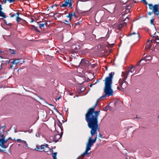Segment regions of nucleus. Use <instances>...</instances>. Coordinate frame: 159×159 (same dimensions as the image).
Listing matches in <instances>:
<instances>
[{
	"label": "nucleus",
	"instance_id": "41",
	"mask_svg": "<svg viewBox=\"0 0 159 159\" xmlns=\"http://www.w3.org/2000/svg\"><path fill=\"white\" fill-rule=\"evenodd\" d=\"M16 15V14H12L11 16V17H14Z\"/></svg>",
	"mask_w": 159,
	"mask_h": 159
},
{
	"label": "nucleus",
	"instance_id": "61",
	"mask_svg": "<svg viewBox=\"0 0 159 159\" xmlns=\"http://www.w3.org/2000/svg\"><path fill=\"white\" fill-rule=\"evenodd\" d=\"M73 93H70V95H73Z\"/></svg>",
	"mask_w": 159,
	"mask_h": 159
},
{
	"label": "nucleus",
	"instance_id": "63",
	"mask_svg": "<svg viewBox=\"0 0 159 159\" xmlns=\"http://www.w3.org/2000/svg\"><path fill=\"white\" fill-rule=\"evenodd\" d=\"M50 105L51 106H54L52 104H50Z\"/></svg>",
	"mask_w": 159,
	"mask_h": 159
},
{
	"label": "nucleus",
	"instance_id": "1",
	"mask_svg": "<svg viewBox=\"0 0 159 159\" xmlns=\"http://www.w3.org/2000/svg\"><path fill=\"white\" fill-rule=\"evenodd\" d=\"M96 106L94 105L92 108L89 109L85 115V119L87 122L89 128L91 129L90 134L93 137L97 133V131H99L100 128L98 124V118L100 111H95Z\"/></svg>",
	"mask_w": 159,
	"mask_h": 159
},
{
	"label": "nucleus",
	"instance_id": "22",
	"mask_svg": "<svg viewBox=\"0 0 159 159\" xmlns=\"http://www.w3.org/2000/svg\"><path fill=\"white\" fill-rule=\"evenodd\" d=\"M23 20V19L19 17V16L16 17V21L17 22H19L20 21Z\"/></svg>",
	"mask_w": 159,
	"mask_h": 159
},
{
	"label": "nucleus",
	"instance_id": "15",
	"mask_svg": "<svg viewBox=\"0 0 159 159\" xmlns=\"http://www.w3.org/2000/svg\"><path fill=\"white\" fill-rule=\"evenodd\" d=\"M0 16L2 17L5 18L7 17V16L5 15V13L2 11H0Z\"/></svg>",
	"mask_w": 159,
	"mask_h": 159
},
{
	"label": "nucleus",
	"instance_id": "40",
	"mask_svg": "<svg viewBox=\"0 0 159 159\" xmlns=\"http://www.w3.org/2000/svg\"><path fill=\"white\" fill-rule=\"evenodd\" d=\"M71 14H72V16H74L75 17H76V16L75 14V12H74L73 13H72Z\"/></svg>",
	"mask_w": 159,
	"mask_h": 159
},
{
	"label": "nucleus",
	"instance_id": "28",
	"mask_svg": "<svg viewBox=\"0 0 159 159\" xmlns=\"http://www.w3.org/2000/svg\"><path fill=\"white\" fill-rule=\"evenodd\" d=\"M101 98H100L97 100V101L95 104V106L96 107L98 105V101H99V100Z\"/></svg>",
	"mask_w": 159,
	"mask_h": 159
},
{
	"label": "nucleus",
	"instance_id": "19",
	"mask_svg": "<svg viewBox=\"0 0 159 159\" xmlns=\"http://www.w3.org/2000/svg\"><path fill=\"white\" fill-rule=\"evenodd\" d=\"M9 51L10 53L11 54H15L16 53V52L14 51V50L13 49H9Z\"/></svg>",
	"mask_w": 159,
	"mask_h": 159
},
{
	"label": "nucleus",
	"instance_id": "59",
	"mask_svg": "<svg viewBox=\"0 0 159 159\" xmlns=\"http://www.w3.org/2000/svg\"><path fill=\"white\" fill-rule=\"evenodd\" d=\"M54 6V5H52V6H50V8H53V7Z\"/></svg>",
	"mask_w": 159,
	"mask_h": 159
},
{
	"label": "nucleus",
	"instance_id": "48",
	"mask_svg": "<svg viewBox=\"0 0 159 159\" xmlns=\"http://www.w3.org/2000/svg\"><path fill=\"white\" fill-rule=\"evenodd\" d=\"M7 1L9 2V0H4V1H3V2L4 3H6Z\"/></svg>",
	"mask_w": 159,
	"mask_h": 159
},
{
	"label": "nucleus",
	"instance_id": "4",
	"mask_svg": "<svg viewBox=\"0 0 159 159\" xmlns=\"http://www.w3.org/2000/svg\"><path fill=\"white\" fill-rule=\"evenodd\" d=\"M127 78V76H125L122 80H120L119 81V86L121 88V89H120L121 91H123L124 89L127 86L128 82L125 81Z\"/></svg>",
	"mask_w": 159,
	"mask_h": 159
},
{
	"label": "nucleus",
	"instance_id": "42",
	"mask_svg": "<svg viewBox=\"0 0 159 159\" xmlns=\"http://www.w3.org/2000/svg\"><path fill=\"white\" fill-rule=\"evenodd\" d=\"M119 86H119L117 87V89L121 91L120 89H121V88H120Z\"/></svg>",
	"mask_w": 159,
	"mask_h": 159
},
{
	"label": "nucleus",
	"instance_id": "45",
	"mask_svg": "<svg viewBox=\"0 0 159 159\" xmlns=\"http://www.w3.org/2000/svg\"><path fill=\"white\" fill-rule=\"evenodd\" d=\"M13 64H16L17 63L16 62V61H13L12 62Z\"/></svg>",
	"mask_w": 159,
	"mask_h": 159
},
{
	"label": "nucleus",
	"instance_id": "16",
	"mask_svg": "<svg viewBox=\"0 0 159 159\" xmlns=\"http://www.w3.org/2000/svg\"><path fill=\"white\" fill-rule=\"evenodd\" d=\"M21 143L25 144V146H23L25 148H27L28 147V144L26 141L22 140Z\"/></svg>",
	"mask_w": 159,
	"mask_h": 159
},
{
	"label": "nucleus",
	"instance_id": "55",
	"mask_svg": "<svg viewBox=\"0 0 159 159\" xmlns=\"http://www.w3.org/2000/svg\"><path fill=\"white\" fill-rule=\"evenodd\" d=\"M59 5L55 4L54 6H57Z\"/></svg>",
	"mask_w": 159,
	"mask_h": 159
},
{
	"label": "nucleus",
	"instance_id": "62",
	"mask_svg": "<svg viewBox=\"0 0 159 159\" xmlns=\"http://www.w3.org/2000/svg\"><path fill=\"white\" fill-rule=\"evenodd\" d=\"M126 19H129L127 17H126V18H125V20H126Z\"/></svg>",
	"mask_w": 159,
	"mask_h": 159
},
{
	"label": "nucleus",
	"instance_id": "18",
	"mask_svg": "<svg viewBox=\"0 0 159 159\" xmlns=\"http://www.w3.org/2000/svg\"><path fill=\"white\" fill-rule=\"evenodd\" d=\"M32 29L36 31L37 32H39L40 31L38 30L37 27L35 26L34 25H32Z\"/></svg>",
	"mask_w": 159,
	"mask_h": 159
},
{
	"label": "nucleus",
	"instance_id": "23",
	"mask_svg": "<svg viewBox=\"0 0 159 159\" xmlns=\"http://www.w3.org/2000/svg\"><path fill=\"white\" fill-rule=\"evenodd\" d=\"M14 138L13 139V140H15V141L16 142H17L18 143H22V140H21V139H18L16 140Z\"/></svg>",
	"mask_w": 159,
	"mask_h": 159
},
{
	"label": "nucleus",
	"instance_id": "6",
	"mask_svg": "<svg viewBox=\"0 0 159 159\" xmlns=\"http://www.w3.org/2000/svg\"><path fill=\"white\" fill-rule=\"evenodd\" d=\"M69 5V7L71 8H72V3L71 0H66L64 1V3L60 5L61 7H66Z\"/></svg>",
	"mask_w": 159,
	"mask_h": 159
},
{
	"label": "nucleus",
	"instance_id": "31",
	"mask_svg": "<svg viewBox=\"0 0 159 159\" xmlns=\"http://www.w3.org/2000/svg\"><path fill=\"white\" fill-rule=\"evenodd\" d=\"M1 136L2 138V139H5V136H4L3 134H2Z\"/></svg>",
	"mask_w": 159,
	"mask_h": 159
},
{
	"label": "nucleus",
	"instance_id": "57",
	"mask_svg": "<svg viewBox=\"0 0 159 159\" xmlns=\"http://www.w3.org/2000/svg\"><path fill=\"white\" fill-rule=\"evenodd\" d=\"M2 69V67L1 66H0V70Z\"/></svg>",
	"mask_w": 159,
	"mask_h": 159
},
{
	"label": "nucleus",
	"instance_id": "35",
	"mask_svg": "<svg viewBox=\"0 0 159 159\" xmlns=\"http://www.w3.org/2000/svg\"><path fill=\"white\" fill-rule=\"evenodd\" d=\"M155 40H159V37L158 36H156Z\"/></svg>",
	"mask_w": 159,
	"mask_h": 159
},
{
	"label": "nucleus",
	"instance_id": "12",
	"mask_svg": "<svg viewBox=\"0 0 159 159\" xmlns=\"http://www.w3.org/2000/svg\"><path fill=\"white\" fill-rule=\"evenodd\" d=\"M81 48V46H79L78 45H76V47L75 48L74 52H79Z\"/></svg>",
	"mask_w": 159,
	"mask_h": 159
},
{
	"label": "nucleus",
	"instance_id": "2",
	"mask_svg": "<svg viewBox=\"0 0 159 159\" xmlns=\"http://www.w3.org/2000/svg\"><path fill=\"white\" fill-rule=\"evenodd\" d=\"M114 74V72H111L109 74V76L105 78L104 80L105 82V87L104 89L105 94L100 97V98L113 95V91L111 89V87L112 80Z\"/></svg>",
	"mask_w": 159,
	"mask_h": 159
},
{
	"label": "nucleus",
	"instance_id": "50",
	"mask_svg": "<svg viewBox=\"0 0 159 159\" xmlns=\"http://www.w3.org/2000/svg\"><path fill=\"white\" fill-rule=\"evenodd\" d=\"M53 152V149L52 148L51 149L50 152H51L52 153V152Z\"/></svg>",
	"mask_w": 159,
	"mask_h": 159
},
{
	"label": "nucleus",
	"instance_id": "7",
	"mask_svg": "<svg viewBox=\"0 0 159 159\" xmlns=\"http://www.w3.org/2000/svg\"><path fill=\"white\" fill-rule=\"evenodd\" d=\"M135 66H131L128 69V70H127L125 73H124L123 72H122L123 75L124 76H128L130 72L132 73L134 71Z\"/></svg>",
	"mask_w": 159,
	"mask_h": 159
},
{
	"label": "nucleus",
	"instance_id": "33",
	"mask_svg": "<svg viewBox=\"0 0 159 159\" xmlns=\"http://www.w3.org/2000/svg\"><path fill=\"white\" fill-rule=\"evenodd\" d=\"M91 68H94L95 66H96V65L95 64H92V65H91Z\"/></svg>",
	"mask_w": 159,
	"mask_h": 159
},
{
	"label": "nucleus",
	"instance_id": "47",
	"mask_svg": "<svg viewBox=\"0 0 159 159\" xmlns=\"http://www.w3.org/2000/svg\"><path fill=\"white\" fill-rule=\"evenodd\" d=\"M36 136L37 137H39V133L36 134Z\"/></svg>",
	"mask_w": 159,
	"mask_h": 159
},
{
	"label": "nucleus",
	"instance_id": "27",
	"mask_svg": "<svg viewBox=\"0 0 159 159\" xmlns=\"http://www.w3.org/2000/svg\"><path fill=\"white\" fill-rule=\"evenodd\" d=\"M97 135L96 137L95 138L93 139V140L92 139V141H93V142L94 143L96 142V141L97 140Z\"/></svg>",
	"mask_w": 159,
	"mask_h": 159
},
{
	"label": "nucleus",
	"instance_id": "38",
	"mask_svg": "<svg viewBox=\"0 0 159 159\" xmlns=\"http://www.w3.org/2000/svg\"><path fill=\"white\" fill-rule=\"evenodd\" d=\"M152 12H152H152H148V14L149 15V16H151V15H152Z\"/></svg>",
	"mask_w": 159,
	"mask_h": 159
},
{
	"label": "nucleus",
	"instance_id": "60",
	"mask_svg": "<svg viewBox=\"0 0 159 159\" xmlns=\"http://www.w3.org/2000/svg\"><path fill=\"white\" fill-rule=\"evenodd\" d=\"M142 1L143 2H146V0H142Z\"/></svg>",
	"mask_w": 159,
	"mask_h": 159
},
{
	"label": "nucleus",
	"instance_id": "49",
	"mask_svg": "<svg viewBox=\"0 0 159 159\" xmlns=\"http://www.w3.org/2000/svg\"><path fill=\"white\" fill-rule=\"evenodd\" d=\"M2 7H0V11H2Z\"/></svg>",
	"mask_w": 159,
	"mask_h": 159
},
{
	"label": "nucleus",
	"instance_id": "53",
	"mask_svg": "<svg viewBox=\"0 0 159 159\" xmlns=\"http://www.w3.org/2000/svg\"><path fill=\"white\" fill-rule=\"evenodd\" d=\"M155 34H153V35H152V37L153 38H154V37H155V36H155Z\"/></svg>",
	"mask_w": 159,
	"mask_h": 159
},
{
	"label": "nucleus",
	"instance_id": "52",
	"mask_svg": "<svg viewBox=\"0 0 159 159\" xmlns=\"http://www.w3.org/2000/svg\"><path fill=\"white\" fill-rule=\"evenodd\" d=\"M144 2L145 4L146 5H147V4H148H148H148V3L147 2H146H146Z\"/></svg>",
	"mask_w": 159,
	"mask_h": 159
},
{
	"label": "nucleus",
	"instance_id": "37",
	"mask_svg": "<svg viewBox=\"0 0 159 159\" xmlns=\"http://www.w3.org/2000/svg\"><path fill=\"white\" fill-rule=\"evenodd\" d=\"M142 60V59L140 61H139V62H138V63H137V66H139L140 65V63L141 62V61Z\"/></svg>",
	"mask_w": 159,
	"mask_h": 159
},
{
	"label": "nucleus",
	"instance_id": "32",
	"mask_svg": "<svg viewBox=\"0 0 159 159\" xmlns=\"http://www.w3.org/2000/svg\"><path fill=\"white\" fill-rule=\"evenodd\" d=\"M7 140H5V139H3V144H4L6 143H7Z\"/></svg>",
	"mask_w": 159,
	"mask_h": 159
},
{
	"label": "nucleus",
	"instance_id": "36",
	"mask_svg": "<svg viewBox=\"0 0 159 159\" xmlns=\"http://www.w3.org/2000/svg\"><path fill=\"white\" fill-rule=\"evenodd\" d=\"M16 0H9V3H11L13 2Z\"/></svg>",
	"mask_w": 159,
	"mask_h": 159
},
{
	"label": "nucleus",
	"instance_id": "54",
	"mask_svg": "<svg viewBox=\"0 0 159 159\" xmlns=\"http://www.w3.org/2000/svg\"><path fill=\"white\" fill-rule=\"evenodd\" d=\"M92 85H93V84H90L89 85V86L90 87H92Z\"/></svg>",
	"mask_w": 159,
	"mask_h": 159
},
{
	"label": "nucleus",
	"instance_id": "39",
	"mask_svg": "<svg viewBox=\"0 0 159 159\" xmlns=\"http://www.w3.org/2000/svg\"><path fill=\"white\" fill-rule=\"evenodd\" d=\"M98 136L100 137L101 138H102V134H101L99 133V135H98Z\"/></svg>",
	"mask_w": 159,
	"mask_h": 159
},
{
	"label": "nucleus",
	"instance_id": "5",
	"mask_svg": "<svg viewBox=\"0 0 159 159\" xmlns=\"http://www.w3.org/2000/svg\"><path fill=\"white\" fill-rule=\"evenodd\" d=\"M159 4H155L153 5L152 4H149V8L150 10H153L152 12L156 15L158 16L159 18V11L158 6Z\"/></svg>",
	"mask_w": 159,
	"mask_h": 159
},
{
	"label": "nucleus",
	"instance_id": "14",
	"mask_svg": "<svg viewBox=\"0 0 159 159\" xmlns=\"http://www.w3.org/2000/svg\"><path fill=\"white\" fill-rule=\"evenodd\" d=\"M57 124L61 129V132L63 131V129L62 123H61L60 121H59L57 123Z\"/></svg>",
	"mask_w": 159,
	"mask_h": 159
},
{
	"label": "nucleus",
	"instance_id": "13",
	"mask_svg": "<svg viewBox=\"0 0 159 159\" xmlns=\"http://www.w3.org/2000/svg\"><path fill=\"white\" fill-rule=\"evenodd\" d=\"M129 35L130 36H132L133 35H134L133 37L134 38H139V34H138V32H137V33L133 32L132 33H131Z\"/></svg>",
	"mask_w": 159,
	"mask_h": 159
},
{
	"label": "nucleus",
	"instance_id": "24",
	"mask_svg": "<svg viewBox=\"0 0 159 159\" xmlns=\"http://www.w3.org/2000/svg\"><path fill=\"white\" fill-rule=\"evenodd\" d=\"M0 146L2 148H6L7 147V146H5L4 145V144H3V143L1 144V145H0Z\"/></svg>",
	"mask_w": 159,
	"mask_h": 159
},
{
	"label": "nucleus",
	"instance_id": "20",
	"mask_svg": "<svg viewBox=\"0 0 159 159\" xmlns=\"http://www.w3.org/2000/svg\"><path fill=\"white\" fill-rule=\"evenodd\" d=\"M4 23L7 25L8 26H11L12 25V24L9 23H7V22L6 21V20H4Z\"/></svg>",
	"mask_w": 159,
	"mask_h": 159
},
{
	"label": "nucleus",
	"instance_id": "58",
	"mask_svg": "<svg viewBox=\"0 0 159 159\" xmlns=\"http://www.w3.org/2000/svg\"><path fill=\"white\" fill-rule=\"evenodd\" d=\"M2 127L3 128H6V126H5L4 125L3 126H2Z\"/></svg>",
	"mask_w": 159,
	"mask_h": 159
},
{
	"label": "nucleus",
	"instance_id": "46",
	"mask_svg": "<svg viewBox=\"0 0 159 159\" xmlns=\"http://www.w3.org/2000/svg\"><path fill=\"white\" fill-rule=\"evenodd\" d=\"M4 150L1 149L0 148V152H4Z\"/></svg>",
	"mask_w": 159,
	"mask_h": 159
},
{
	"label": "nucleus",
	"instance_id": "56",
	"mask_svg": "<svg viewBox=\"0 0 159 159\" xmlns=\"http://www.w3.org/2000/svg\"><path fill=\"white\" fill-rule=\"evenodd\" d=\"M69 20L70 21H71L72 18H70V17H69Z\"/></svg>",
	"mask_w": 159,
	"mask_h": 159
},
{
	"label": "nucleus",
	"instance_id": "64",
	"mask_svg": "<svg viewBox=\"0 0 159 159\" xmlns=\"http://www.w3.org/2000/svg\"><path fill=\"white\" fill-rule=\"evenodd\" d=\"M12 65H11V66H10V67H11V68H12Z\"/></svg>",
	"mask_w": 159,
	"mask_h": 159
},
{
	"label": "nucleus",
	"instance_id": "44",
	"mask_svg": "<svg viewBox=\"0 0 159 159\" xmlns=\"http://www.w3.org/2000/svg\"><path fill=\"white\" fill-rule=\"evenodd\" d=\"M20 13L18 12H17L15 14H16V15H17L18 16H19V15Z\"/></svg>",
	"mask_w": 159,
	"mask_h": 159
},
{
	"label": "nucleus",
	"instance_id": "26",
	"mask_svg": "<svg viewBox=\"0 0 159 159\" xmlns=\"http://www.w3.org/2000/svg\"><path fill=\"white\" fill-rule=\"evenodd\" d=\"M73 16H72V14H71V13H69L67 16H66V17H70L72 18V17Z\"/></svg>",
	"mask_w": 159,
	"mask_h": 159
},
{
	"label": "nucleus",
	"instance_id": "29",
	"mask_svg": "<svg viewBox=\"0 0 159 159\" xmlns=\"http://www.w3.org/2000/svg\"><path fill=\"white\" fill-rule=\"evenodd\" d=\"M154 19H152L150 20L151 24L153 25H154V24L153 23V21H154Z\"/></svg>",
	"mask_w": 159,
	"mask_h": 159
},
{
	"label": "nucleus",
	"instance_id": "25",
	"mask_svg": "<svg viewBox=\"0 0 159 159\" xmlns=\"http://www.w3.org/2000/svg\"><path fill=\"white\" fill-rule=\"evenodd\" d=\"M126 25V23L125 22H124L123 24H120L119 25V27H121L123 26H124Z\"/></svg>",
	"mask_w": 159,
	"mask_h": 159
},
{
	"label": "nucleus",
	"instance_id": "9",
	"mask_svg": "<svg viewBox=\"0 0 159 159\" xmlns=\"http://www.w3.org/2000/svg\"><path fill=\"white\" fill-rule=\"evenodd\" d=\"M58 134H59L55 135L53 139V141L55 142H58L59 140L63 134V132H61L60 134L58 133Z\"/></svg>",
	"mask_w": 159,
	"mask_h": 159
},
{
	"label": "nucleus",
	"instance_id": "34",
	"mask_svg": "<svg viewBox=\"0 0 159 159\" xmlns=\"http://www.w3.org/2000/svg\"><path fill=\"white\" fill-rule=\"evenodd\" d=\"M103 110L104 111H107V106H106L105 107H104L103 108Z\"/></svg>",
	"mask_w": 159,
	"mask_h": 159
},
{
	"label": "nucleus",
	"instance_id": "30",
	"mask_svg": "<svg viewBox=\"0 0 159 159\" xmlns=\"http://www.w3.org/2000/svg\"><path fill=\"white\" fill-rule=\"evenodd\" d=\"M65 24H67V25H69V24H70V23L67 20H65Z\"/></svg>",
	"mask_w": 159,
	"mask_h": 159
},
{
	"label": "nucleus",
	"instance_id": "8",
	"mask_svg": "<svg viewBox=\"0 0 159 159\" xmlns=\"http://www.w3.org/2000/svg\"><path fill=\"white\" fill-rule=\"evenodd\" d=\"M81 65L84 66L85 67L88 68L89 66L91 65L89 61L85 60L84 59H82L80 62Z\"/></svg>",
	"mask_w": 159,
	"mask_h": 159
},
{
	"label": "nucleus",
	"instance_id": "17",
	"mask_svg": "<svg viewBox=\"0 0 159 159\" xmlns=\"http://www.w3.org/2000/svg\"><path fill=\"white\" fill-rule=\"evenodd\" d=\"M57 152H52V157H53V159H57Z\"/></svg>",
	"mask_w": 159,
	"mask_h": 159
},
{
	"label": "nucleus",
	"instance_id": "10",
	"mask_svg": "<svg viewBox=\"0 0 159 159\" xmlns=\"http://www.w3.org/2000/svg\"><path fill=\"white\" fill-rule=\"evenodd\" d=\"M48 144H45L44 145H42L39 146H37L36 148L37 150L39 151H41L42 149H44L45 148H48Z\"/></svg>",
	"mask_w": 159,
	"mask_h": 159
},
{
	"label": "nucleus",
	"instance_id": "3",
	"mask_svg": "<svg viewBox=\"0 0 159 159\" xmlns=\"http://www.w3.org/2000/svg\"><path fill=\"white\" fill-rule=\"evenodd\" d=\"M93 143H94L93 142V141H92L91 137H89L88 141L86 144V150L85 152L81 155V156L82 158L84 157L85 155L89 154L88 152L91 150V146Z\"/></svg>",
	"mask_w": 159,
	"mask_h": 159
},
{
	"label": "nucleus",
	"instance_id": "21",
	"mask_svg": "<svg viewBox=\"0 0 159 159\" xmlns=\"http://www.w3.org/2000/svg\"><path fill=\"white\" fill-rule=\"evenodd\" d=\"M47 24V23H43L42 24H40L39 25V27L42 29V27H44V25H46Z\"/></svg>",
	"mask_w": 159,
	"mask_h": 159
},
{
	"label": "nucleus",
	"instance_id": "11",
	"mask_svg": "<svg viewBox=\"0 0 159 159\" xmlns=\"http://www.w3.org/2000/svg\"><path fill=\"white\" fill-rule=\"evenodd\" d=\"M149 40H148L147 41V44L145 46V49H148L151 47L152 45V41L151 42Z\"/></svg>",
	"mask_w": 159,
	"mask_h": 159
},
{
	"label": "nucleus",
	"instance_id": "43",
	"mask_svg": "<svg viewBox=\"0 0 159 159\" xmlns=\"http://www.w3.org/2000/svg\"><path fill=\"white\" fill-rule=\"evenodd\" d=\"M34 19L33 18H32L31 20L30 21V23H32V22H34Z\"/></svg>",
	"mask_w": 159,
	"mask_h": 159
},
{
	"label": "nucleus",
	"instance_id": "51",
	"mask_svg": "<svg viewBox=\"0 0 159 159\" xmlns=\"http://www.w3.org/2000/svg\"><path fill=\"white\" fill-rule=\"evenodd\" d=\"M9 139H11V140H12V139H11V138H10V137L8 138V139H7V140H9Z\"/></svg>",
	"mask_w": 159,
	"mask_h": 159
}]
</instances>
